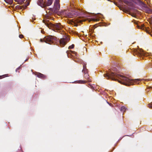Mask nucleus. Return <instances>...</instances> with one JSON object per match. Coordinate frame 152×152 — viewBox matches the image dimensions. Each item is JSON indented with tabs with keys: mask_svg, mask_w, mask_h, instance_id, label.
<instances>
[{
	"mask_svg": "<svg viewBox=\"0 0 152 152\" xmlns=\"http://www.w3.org/2000/svg\"><path fill=\"white\" fill-rule=\"evenodd\" d=\"M57 38L53 36H48L45 37L43 39H41V41L51 44L56 41Z\"/></svg>",
	"mask_w": 152,
	"mask_h": 152,
	"instance_id": "nucleus-3",
	"label": "nucleus"
},
{
	"mask_svg": "<svg viewBox=\"0 0 152 152\" xmlns=\"http://www.w3.org/2000/svg\"><path fill=\"white\" fill-rule=\"evenodd\" d=\"M79 81L81 82H79V83H86V81L80 80Z\"/></svg>",
	"mask_w": 152,
	"mask_h": 152,
	"instance_id": "nucleus-22",
	"label": "nucleus"
},
{
	"mask_svg": "<svg viewBox=\"0 0 152 152\" xmlns=\"http://www.w3.org/2000/svg\"><path fill=\"white\" fill-rule=\"evenodd\" d=\"M85 74V77L87 80H88L89 77V75L87 73H84Z\"/></svg>",
	"mask_w": 152,
	"mask_h": 152,
	"instance_id": "nucleus-17",
	"label": "nucleus"
},
{
	"mask_svg": "<svg viewBox=\"0 0 152 152\" xmlns=\"http://www.w3.org/2000/svg\"><path fill=\"white\" fill-rule=\"evenodd\" d=\"M46 12H47V10H46Z\"/></svg>",
	"mask_w": 152,
	"mask_h": 152,
	"instance_id": "nucleus-28",
	"label": "nucleus"
},
{
	"mask_svg": "<svg viewBox=\"0 0 152 152\" xmlns=\"http://www.w3.org/2000/svg\"><path fill=\"white\" fill-rule=\"evenodd\" d=\"M63 13L68 18H72L75 16V14L74 13L69 12V10H65L63 12Z\"/></svg>",
	"mask_w": 152,
	"mask_h": 152,
	"instance_id": "nucleus-4",
	"label": "nucleus"
},
{
	"mask_svg": "<svg viewBox=\"0 0 152 152\" xmlns=\"http://www.w3.org/2000/svg\"><path fill=\"white\" fill-rule=\"evenodd\" d=\"M28 60V59H26L25 60V61H27V60Z\"/></svg>",
	"mask_w": 152,
	"mask_h": 152,
	"instance_id": "nucleus-27",
	"label": "nucleus"
},
{
	"mask_svg": "<svg viewBox=\"0 0 152 152\" xmlns=\"http://www.w3.org/2000/svg\"><path fill=\"white\" fill-rule=\"evenodd\" d=\"M48 3V1H44L43 0H38L37 1V4L41 6L42 8H45L47 6H49L47 5V3Z\"/></svg>",
	"mask_w": 152,
	"mask_h": 152,
	"instance_id": "nucleus-5",
	"label": "nucleus"
},
{
	"mask_svg": "<svg viewBox=\"0 0 152 152\" xmlns=\"http://www.w3.org/2000/svg\"><path fill=\"white\" fill-rule=\"evenodd\" d=\"M148 107L150 108H152V102L148 104Z\"/></svg>",
	"mask_w": 152,
	"mask_h": 152,
	"instance_id": "nucleus-21",
	"label": "nucleus"
},
{
	"mask_svg": "<svg viewBox=\"0 0 152 152\" xmlns=\"http://www.w3.org/2000/svg\"><path fill=\"white\" fill-rule=\"evenodd\" d=\"M103 75L104 76V74Z\"/></svg>",
	"mask_w": 152,
	"mask_h": 152,
	"instance_id": "nucleus-30",
	"label": "nucleus"
},
{
	"mask_svg": "<svg viewBox=\"0 0 152 152\" xmlns=\"http://www.w3.org/2000/svg\"><path fill=\"white\" fill-rule=\"evenodd\" d=\"M121 1L124 2L125 4L128 5H130L131 3L130 2L129 0H119Z\"/></svg>",
	"mask_w": 152,
	"mask_h": 152,
	"instance_id": "nucleus-11",
	"label": "nucleus"
},
{
	"mask_svg": "<svg viewBox=\"0 0 152 152\" xmlns=\"http://www.w3.org/2000/svg\"><path fill=\"white\" fill-rule=\"evenodd\" d=\"M59 1V0H56L54 3L53 9L55 12H57L60 9Z\"/></svg>",
	"mask_w": 152,
	"mask_h": 152,
	"instance_id": "nucleus-7",
	"label": "nucleus"
},
{
	"mask_svg": "<svg viewBox=\"0 0 152 152\" xmlns=\"http://www.w3.org/2000/svg\"><path fill=\"white\" fill-rule=\"evenodd\" d=\"M48 1V3L47 4V5L48 6H50L51 5L52 3L53 0H47Z\"/></svg>",
	"mask_w": 152,
	"mask_h": 152,
	"instance_id": "nucleus-14",
	"label": "nucleus"
},
{
	"mask_svg": "<svg viewBox=\"0 0 152 152\" xmlns=\"http://www.w3.org/2000/svg\"><path fill=\"white\" fill-rule=\"evenodd\" d=\"M15 1L18 2L19 4H22L25 0H15Z\"/></svg>",
	"mask_w": 152,
	"mask_h": 152,
	"instance_id": "nucleus-13",
	"label": "nucleus"
},
{
	"mask_svg": "<svg viewBox=\"0 0 152 152\" xmlns=\"http://www.w3.org/2000/svg\"><path fill=\"white\" fill-rule=\"evenodd\" d=\"M138 51V55L139 56H147V55L145 52H144L142 50V49H140Z\"/></svg>",
	"mask_w": 152,
	"mask_h": 152,
	"instance_id": "nucleus-9",
	"label": "nucleus"
},
{
	"mask_svg": "<svg viewBox=\"0 0 152 152\" xmlns=\"http://www.w3.org/2000/svg\"><path fill=\"white\" fill-rule=\"evenodd\" d=\"M84 20L83 19H78L77 20V22L78 23H80L81 22L84 21Z\"/></svg>",
	"mask_w": 152,
	"mask_h": 152,
	"instance_id": "nucleus-18",
	"label": "nucleus"
},
{
	"mask_svg": "<svg viewBox=\"0 0 152 152\" xmlns=\"http://www.w3.org/2000/svg\"><path fill=\"white\" fill-rule=\"evenodd\" d=\"M72 53H73L75 55V56H77V53L76 52H75L74 51H72Z\"/></svg>",
	"mask_w": 152,
	"mask_h": 152,
	"instance_id": "nucleus-23",
	"label": "nucleus"
},
{
	"mask_svg": "<svg viewBox=\"0 0 152 152\" xmlns=\"http://www.w3.org/2000/svg\"><path fill=\"white\" fill-rule=\"evenodd\" d=\"M36 75L37 77L41 79H45L46 78V76L40 73H37Z\"/></svg>",
	"mask_w": 152,
	"mask_h": 152,
	"instance_id": "nucleus-10",
	"label": "nucleus"
},
{
	"mask_svg": "<svg viewBox=\"0 0 152 152\" xmlns=\"http://www.w3.org/2000/svg\"><path fill=\"white\" fill-rule=\"evenodd\" d=\"M105 73V77L108 79H111L113 80L117 81L119 83L126 86L132 85L135 84L139 83V81L144 80L145 81L152 80L151 79H136L132 80L128 77L119 74L115 73L110 71H107Z\"/></svg>",
	"mask_w": 152,
	"mask_h": 152,
	"instance_id": "nucleus-1",
	"label": "nucleus"
},
{
	"mask_svg": "<svg viewBox=\"0 0 152 152\" xmlns=\"http://www.w3.org/2000/svg\"><path fill=\"white\" fill-rule=\"evenodd\" d=\"M106 102L108 104H109V105H110V106H111L110 104L107 101H106Z\"/></svg>",
	"mask_w": 152,
	"mask_h": 152,
	"instance_id": "nucleus-26",
	"label": "nucleus"
},
{
	"mask_svg": "<svg viewBox=\"0 0 152 152\" xmlns=\"http://www.w3.org/2000/svg\"><path fill=\"white\" fill-rule=\"evenodd\" d=\"M43 22L50 29H52L55 31H56V30L57 31H58L60 30L63 28V26L60 23H56L53 24L49 21H45L44 20H43Z\"/></svg>",
	"mask_w": 152,
	"mask_h": 152,
	"instance_id": "nucleus-2",
	"label": "nucleus"
},
{
	"mask_svg": "<svg viewBox=\"0 0 152 152\" xmlns=\"http://www.w3.org/2000/svg\"><path fill=\"white\" fill-rule=\"evenodd\" d=\"M74 47V45L72 44L69 47V49H72Z\"/></svg>",
	"mask_w": 152,
	"mask_h": 152,
	"instance_id": "nucleus-19",
	"label": "nucleus"
},
{
	"mask_svg": "<svg viewBox=\"0 0 152 152\" xmlns=\"http://www.w3.org/2000/svg\"><path fill=\"white\" fill-rule=\"evenodd\" d=\"M147 91H148L149 90H147Z\"/></svg>",
	"mask_w": 152,
	"mask_h": 152,
	"instance_id": "nucleus-29",
	"label": "nucleus"
},
{
	"mask_svg": "<svg viewBox=\"0 0 152 152\" xmlns=\"http://www.w3.org/2000/svg\"><path fill=\"white\" fill-rule=\"evenodd\" d=\"M7 3H9L10 4L12 3L13 1V0H6Z\"/></svg>",
	"mask_w": 152,
	"mask_h": 152,
	"instance_id": "nucleus-20",
	"label": "nucleus"
},
{
	"mask_svg": "<svg viewBox=\"0 0 152 152\" xmlns=\"http://www.w3.org/2000/svg\"><path fill=\"white\" fill-rule=\"evenodd\" d=\"M8 76V74H5L2 75L0 76V79L4 78L5 77Z\"/></svg>",
	"mask_w": 152,
	"mask_h": 152,
	"instance_id": "nucleus-16",
	"label": "nucleus"
},
{
	"mask_svg": "<svg viewBox=\"0 0 152 152\" xmlns=\"http://www.w3.org/2000/svg\"><path fill=\"white\" fill-rule=\"evenodd\" d=\"M126 110V108L124 106H122L121 108V110L122 112L125 111Z\"/></svg>",
	"mask_w": 152,
	"mask_h": 152,
	"instance_id": "nucleus-15",
	"label": "nucleus"
},
{
	"mask_svg": "<svg viewBox=\"0 0 152 152\" xmlns=\"http://www.w3.org/2000/svg\"><path fill=\"white\" fill-rule=\"evenodd\" d=\"M69 41V39L67 37L61 39L59 40L60 45L64 47Z\"/></svg>",
	"mask_w": 152,
	"mask_h": 152,
	"instance_id": "nucleus-6",
	"label": "nucleus"
},
{
	"mask_svg": "<svg viewBox=\"0 0 152 152\" xmlns=\"http://www.w3.org/2000/svg\"><path fill=\"white\" fill-rule=\"evenodd\" d=\"M49 10H50V11H52L53 9L52 8H49Z\"/></svg>",
	"mask_w": 152,
	"mask_h": 152,
	"instance_id": "nucleus-25",
	"label": "nucleus"
},
{
	"mask_svg": "<svg viewBox=\"0 0 152 152\" xmlns=\"http://www.w3.org/2000/svg\"><path fill=\"white\" fill-rule=\"evenodd\" d=\"M19 37L20 38H23V35L22 34H20L19 35Z\"/></svg>",
	"mask_w": 152,
	"mask_h": 152,
	"instance_id": "nucleus-24",
	"label": "nucleus"
},
{
	"mask_svg": "<svg viewBox=\"0 0 152 152\" xmlns=\"http://www.w3.org/2000/svg\"><path fill=\"white\" fill-rule=\"evenodd\" d=\"M105 26H106V24L105 23Z\"/></svg>",
	"mask_w": 152,
	"mask_h": 152,
	"instance_id": "nucleus-31",
	"label": "nucleus"
},
{
	"mask_svg": "<svg viewBox=\"0 0 152 152\" xmlns=\"http://www.w3.org/2000/svg\"><path fill=\"white\" fill-rule=\"evenodd\" d=\"M83 66V69L82 70V72H84V73H87V69L86 68V64H84Z\"/></svg>",
	"mask_w": 152,
	"mask_h": 152,
	"instance_id": "nucleus-12",
	"label": "nucleus"
},
{
	"mask_svg": "<svg viewBox=\"0 0 152 152\" xmlns=\"http://www.w3.org/2000/svg\"><path fill=\"white\" fill-rule=\"evenodd\" d=\"M26 3L25 5L22 6L17 5L16 6V8L20 10H23L24 9H26V7L29 5L30 1L29 0H27L26 1Z\"/></svg>",
	"mask_w": 152,
	"mask_h": 152,
	"instance_id": "nucleus-8",
	"label": "nucleus"
}]
</instances>
